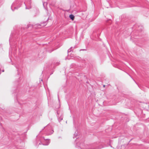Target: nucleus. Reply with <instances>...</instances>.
I'll return each instance as SVG.
<instances>
[{
  "mask_svg": "<svg viewBox=\"0 0 149 149\" xmlns=\"http://www.w3.org/2000/svg\"><path fill=\"white\" fill-rule=\"evenodd\" d=\"M57 117L58 120L59 122H60L63 120V115L61 113L60 114V113H59L58 112V111L57 112Z\"/></svg>",
  "mask_w": 149,
  "mask_h": 149,
  "instance_id": "1",
  "label": "nucleus"
},
{
  "mask_svg": "<svg viewBox=\"0 0 149 149\" xmlns=\"http://www.w3.org/2000/svg\"><path fill=\"white\" fill-rule=\"evenodd\" d=\"M33 28V26L30 24H27L26 26L25 27V28L26 29H29V30H31Z\"/></svg>",
  "mask_w": 149,
  "mask_h": 149,
  "instance_id": "2",
  "label": "nucleus"
},
{
  "mask_svg": "<svg viewBox=\"0 0 149 149\" xmlns=\"http://www.w3.org/2000/svg\"><path fill=\"white\" fill-rule=\"evenodd\" d=\"M103 148H104V146L102 145H101L98 147L95 146V148H89L88 149H101Z\"/></svg>",
  "mask_w": 149,
  "mask_h": 149,
  "instance_id": "3",
  "label": "nucleus"
},
{
  "mask_svg": "<svg viewBox=\"0 0 149 149\" xmlns=\"http://www.w3.org/2000/svg\"><path fill=\"white\" fill-rule=\"evenodd\" d=\"M69 17L72 21H73L74 19V16L73 15L70 14L69 15Z\"/></svg>",
  "mask_w": 149,
  "mask_h": 149,
  "instance_id": "4",
  "label": "nucleus"
},
{
  "mask_svg": "<svg viewBox=\"0 0 149 149\" xmlns=\"http://www.w3.org/2000/svg\"><path fill=\"white\" fill-rule=\"evenodd\" d=\"M46 22H44L42 23H41V24H38L37 25H38V26H41L42 25H42V26H45V24L46 23Z\"/></svg>",
  "mask_w": 149,
  "mask_h": 149,
  "instance_id": "5",
  "label": "nucleus"
},
{
  "mask_svg": "<svg viewBox=\"0 0 149 149\" xmlns=\"http://www.w3.org/2000/svg\"><path fill=\"white\" fill-rule=\"evenodd\" d=\"M72 47H70V48L68 50V53L69 52H71L72 51Z\"/></svg>",
  "mask_w": 149,
  "mask_h": 149,
  "instance_id": "6",
  "label": "nucleus"
},
{
  "mask_svg": "<svg viewBox=\"0 0 149 149\" xmlns=\"http://www.w3.org/2000/svg\"><path fill=\"white\" fill-rule=\"evenodd\" d=\"M72 47H70V48L68 50V53L69 52H71L72 51Z\"/></svg>",
  "mask_w": 149,
  "mask_h": 149,
  "instance_id": "7",
  "label": "nucleus"
},
{
  "mask_svg": "<svg viewBox=\"0 0 149 149\" xmlns=\"http://www.w3.org/2000/svg\"><path fill=\"white\" fill-rule=\"evenodd\" d=\"M14 3H13L12 5V6H11V9L13 11H14V10H13V9H12V8L14 6Z\"/></svg>",
  "mask_w": 149,
  "mask_h": 149,
  "instance_id": "8",
  "label": "nucleus"
},
{
  "mask_svg": "<svg viewBox=\"0 0 149 149\" xmlns=\"http://www.w3.org/2000/svg\"><path fill=\"white\" fill-rule=\"evenodd\" d=\"M24 3L25 4V6H26V9H29V8H27V7H26V3H25V2H24Z\"/></svg>",
  "mask_w": 149,
  "mask_h": 149,
  "instance_id": "9",
  "label": "nucleus"
},
{
  "mask_svg": "<svg viewBox=\"0 0 149 149\" xmlns=\"http://www.w3.org/2000/svg\"><path fill=\"white\" fill-rule=\"evenodd\" d=\"M52 132L51 133H50H50H49L48 134V135H50V134H52V133H53V132H54V131H53V130H52Z\"/></svg>",
  "mask_w": 149,
  "mask_h": 149,
  "instance_id": "10",
  "label": "nucleus"
},
{
  "mask_svg": "<svg viewBox=\"0 0 149 149\" xmlns=\"http://www.w3.org/2000/svg\"><path fill=\"white\" fill-rule=\"evenodd\" d=\"M42 138L45 140H48L47 139H45L44 138V137H42Z\"/></svg>",
  "mask_w": 149,
  "mask_h": 149,
  "instance_id": "11",
  "label": "nucleus"
},
{
  "mask_svg": "<svg viewBox=\"0 0 149 149\" xmlns=\"http://www.w3.org/2000/svg\"><path fill=\"white\" fill-rule=\"evenodd\" d=\"M53 50H52V51H49V53H51V52H52L53 51Z\"/></svg>",
  "mask_w": 149,
  "mask_h": 149,
  "instance_id": "12",
  "label": "nucleus"
},
{
  "mask_svg": "<svg viewBox=\"0 0 149 149\" xmlns=\"http://www.w3.org/2000/svg\"><path fill=\"white\" fill-rule=\"evenodd\" d=\"M14 8H15V9H17V8H16V7H14Z\"/></svg>",
  "mask_w": 149,
  "mask_h": 149,
  "instance_id": "13",
  "label": "nucleus"
},
{
  "mask_svg": "<svg viewBox=\"0 0 149 149\" xmlns=\"http://www.w3.org/2000/svg\"><path fill=\"white\" fill-rule=\"evenodd\" d=\"M85 50V49H81V50H80V51H81V50Z\"/></svg>",
  "mask_w": 149,
  "mask_h": 149,
  "instance_id": "14",
  "label": "nucleus"
},
{
  "mask_svg": "<svg viewBox=\"0 0 149 149\" xmlns=\"http://www.w3.org/2000/svg\"><path fill=\"white\" fill-rule=\"evenodd\" d=\"M2 72H4V70H2Z\"/></svg>",
  "mask_w": 149,
  "mask_h": 149,
  "instance_id": "15",
  "label": "nucleus"
},
{
  "mask_svg": "<svg viewBox=\"0 0 149 149\" xmlns=\"http://www.w3.org/2000/svg\"><path fill=\"white\" fill-rule=\"evenodd\" d=\"M46 127H44L43 129H42V130L45 128Z\"/></svg>",
  "mask_w": 149,
  "mask_h": 149,
  "instance_id": "16",
  "label": "nucleus"
},
{
  "mask_svg": "<svg viewBox=\"0 0 149 149\" xmlns=\"http://www.w3.org/2000/svg\"><path fill=\"white\" fill-rule=\"evenodd\" d=\"M76 48L75 46H74V47H73V48Z\"/></svg>",
  "mask_w": 149,
  "mask_h": 149,
  "instance_id": "17",
  "label": "nucleus"
},
{
  "mask_svg": "<svg viewBox=\"0 0 149 149\" xmlns=\"http://www.w3.org/2000/svg\"><path fill=\"white\" fill-rule=\"evenodd\" d=\"M103 86L104 87H105V85H104Z\"/></svg>",
  "mask_w": 149,
  "mask_h": 149,
  "instance_id": "18",
  "label": "nucleus"
},
{
  "mask_svg": "<svg viewBox=\"0 0 149 149\" xmlns=\"http://www.w3.org/2000/svg\"><path fill=\"white\" fill-rule=\"evenodd\" d=\"M10 38L9 39V41H10Z\"/></svg>",
  "mask_w": 149,
  "mask_h": 149,
  "instance_id": "19",
  "label": "nucleus"
}]
</instances>
